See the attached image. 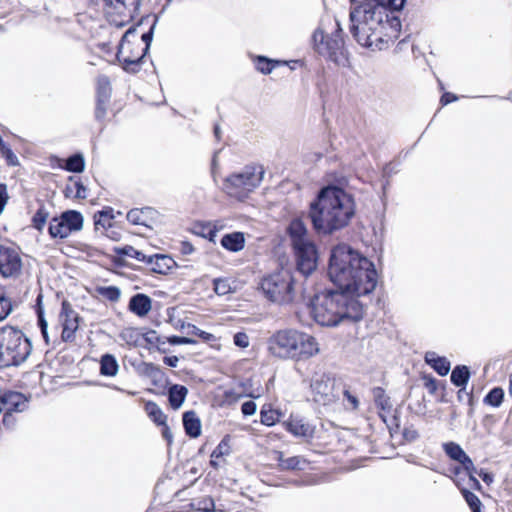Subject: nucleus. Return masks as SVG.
Listing matches in <instances>:
<instances>
[{"instance_id":"9","label":"nucleus","mask_w":512,"mask_h":512,"mask_svg":"<svg viewBox=\"0 0 512 512\" xmlns=\"http://www.w3.org/2000/svg\"><path fill=\"white\" fill-rule=\"evenodd\" d=\"M147 52L142 48L141 41H137V30L135 26L130 27L123 34L118 46L116 57L122 64L125 71L136 73Z\"/></svg>"},{"instance_id":"28","label":"nucleus","mask_w":512,"mask_h":512,"mask_svg":"<svg viewBox=\"0 0 512 512\" xmlns=\"http://www.w3.org/2000/svg\"><path fill=\"white\" fill-rule=\"evenodd\" d=\"M219 229L216 225H212L211 223L200 224L195 227V233L209 239V241L216 243L219 241L221 246L224 247V235L219 236Z\"/></svg>"},{"instance_id":"63","label":"nucleus","mask_w":512,"mask_h":512,"mask_svg":"<svg viewBox=\"0 0 512 512\" xmlns=\"http://www.w3.org/2000/svg\"><path fill=\"white\" fill-rule=\"evenodd\" d=\"M193 340L187 337L174 336L171 338L170 343L172 344H190Z\"/></svg>"},{"instance_id":"36","label":"nucleus","mask_w":512,"mask_h":512,"mask_svg":"<svg viewBox=\"0 0 512 512\" xmlns=\"http://www.w3.org/2000/svg\"><path fill=\"white\" fill-rule=\"evenodd\" d=\"M255 68L262 74H270L273 69L279 64L278 61L269 59L265 56H256L254 59Z\"/></svg>"},{"instance_id":"29","label":"nucleus","mask_w":512,"mask_h":512,"mask_svg":"<svg viewBox=\"0 0 512 512\" xmlns=\"http://www.w3.org/2000/svg\"><path fill=\"white\" fill-rule=\"evenodd\" d=\"M188 389L183 385H172L168 390V399L173 409H179L185 401Z\"/></svg>"},{"instance_id":"3","label":"nucleus","mask_w":512,"mask_h":512,"mask_svg":"<svg viewBox=\"0 0 512 512\" xmlns=\"http://www.w3.org/2000/svg\"><path fill=\"white\" fill-rule=\"evenodd\" d=\"M354 215L353 196L335 185L322 187L309 204L308 216L313 229L322 235L344 229Z\"/></svg>"},{"instance_id":"21","label":"nucleus","mask_w":512,"mask_h":512,"mask_svg":"<svg viewBox=\"0 0 512 512\" xmlns=\"http://www.w3.org/2000/svg\"><path fill=\"white\" fill-rule=\"evenodd\" d=\"M144 263L150 265L151 270L158 274H167L176 265L172 257L162 254L147 256Z\"/></svg>"},{"instance_id":"32","label":"nucleus","mask_w":512,"mask_h":512,"mask_svg":"<svg viewBox=\"0 0 512 512\" xmlns=\"http://www.w3.org/2000/svg\"><path fill=\"white\" fill-rule=\"evenodd\" d=\"M114 217L115 216L113 214V209L110 207H107L102 211L97 212L94 215L95 229L99 230L100 228L107 229L109 227H112Z\"/></svg>"},{"instance_id":"26","label":"nucleus","mask_w":512,"mask_h":512,"mask_svg":"<svg viewBox=\"0 0 512 512\" xmlns=\"http://www.w3.org/2000/svg\"><path fill=\"white\" fill-rule=\"evenodd\" d=\"M183 426L188 436L196 438L201 434V421L194 411L183 414Z\"/></svg>"},{"instance_id":"61","label":"nucleus","mask_w":512,"mask_h":512,"mask_svg":"<svg viewBox=\"0 0 512 512\" xmlns=\"http://www.w3.org/2000/svg\"><path fill=\"white\" fill-rule=\"evenodd\" d=\"M424 385L431 394L435 393L437 390V381L433 377L426 378Z\"/></svg>"},{"instance_id":"7","label":"nucleus","mask_w":512,"mask_h":512,"mask_svg":"<svg viewBox=\"0 0 512 512\" xmlns=\"http://www.w3.org/2000/svg\"><path fill=\"white\" fill-rule=\"evenodd\" d=\"M264 169L260 165H246L240 171L226 177V196L237 202H245L261 184Z\"/></svg>"},{"instance_id":"19","label":"nucleus","mask_w":512,"mask_h":512,"mask_svg":"<svg viewBox=\"0 0 512 512\" xmlns=\"http://www.w3.org/2000/svg\"><path fill=\"white\" fill-rule=\"evenodd\" d=\"M375 406L379 410V417L383 422H387V418L392 415L393 405L390 397L385 393L382 387H375L372 390Z\"/></svg>"},{"instance_id":"14","label":"nucleus","mask_w":512,"mask_h":512,"mask_svg":"<svg viewBox=\"0 0 512 512\" xmlns=\"http://www.w3.org/2000/svg\"><path fill=\"white\" fill-rule=\"evenodd\" d=\"M297 270L304 276L312 274L318 261V252L313 242H305L293 246Z\"/></svg>"},{"instance_id":"27","label":"nucleus","mask_w":512,"mask_h":512,"mask_svg":"<svg viewBox=\"0 0 512 512\" xmlns=\"http://www.w3.org/2000/svg\"><path fill=\"white\" fill-rule=\"evenodd\" d=\"M277 455L280 470H303L307 464L306 460L300 456L284 458L282 452H277Z\"/></svg>"},{"instance_id":"56","label":"nucleus","mask_w":512,"mask_h":512,"mask_svg":"<svg viewBox=\"0 0 512 512\" xmlns=\"http://www.w3.org/2000/svg\"><path fill=\"white\" fill-rule=\"evenodd\" d=\"M13 413L14 412L6 411L5 410V413L3 415V420H2L3 424L8 429H12L15 426V423H16V419H15Z\"/></svg>"},{"instance_id":"12","label":"nucleus","mask_w":512,"mask_h":512,"mask_svg":"<svg viewBox=\"0 0 512 512\" xmlns=\"http://www.w3.org/2000/svg\"><path fill=\"white\" fill-rule=\"evenodd\" d=\"M83 227V216L75 210L63 212L54 217L49 223L48 232L52 238H67L72 232L80 231Z\"/></svg>"},{"instance_id":"18","label":"nucleus","mask_w":512,"mask_h":512,"mask_svg":"<svg viewBox=\"0 0 512 512\" xmlns=\"http://www.w3.org/2000/svg\"><path fill=\"white\" fill-rule=\"evenodd\" d=\"M443 449L446 455L458 462L463 466L464 470H475V465L472 459L467 455V453L462 449V447L455 442H447L443 444Z\"/></svg>"},{"instance_id":"33","label":"nucleus","mask_w":512,"mask_h":512,"mask_svg":"<svg viewBox=\"0 0 512 512\" xmlns=\"http://www.w3.org/2000/svg\"><path fill=\"white\" fill-rule=\"evenodd\" d=\"M245 246V234L243 232L226 233V250L239 252Z\"/></svg>"},{"instance_id":"58","label":"nucleus","mask_w":512,"mask_h":512,"mask_svg":"<svg viewBox=\"0 0 512 512\" xmlns=\"http://www.w3.org/2000/svg\"><path fill=\"white\" fill-rule=\"evenodd\" d=\"M457 100H458V97L455 94L450 93V92L443 93V95L440 98V102L443 106L448 105Z\"/></svg>"},{"instance_id":"10","label":"nucleus","mask_w":512,"mask_h":512,"mask_svg":"<svg viewBox=\"0 0 512 512\" xmlns=\"http://www.w3.org/2000/svg\"><path fill=\"white\" fill-rule=\"evenodd\" d=\"M294 279L288 271H280L265 277L261 282V289L271 301L287 304L294 299Z\"/></svg>"},{"instance_id":"47","label":"nucleus","mask_w":512,"mask_h":512,"mask_svg":"<svg viewBox=\"0 0 512 512\" xmlns=\"http://www.w3.org/2000/svg\"><path fill=\"white\" fill-rule=\"evenodd\" d=\"M221 153V149H218L214 152L212 161H211V174L215 182L218 181V177L221 176V167L219 162V155Z\"/></svg>"},{"instance_id":"49","label":"nucleus","mask_w":512,"mask_h":512,"mask_svg":"<svg viewBox=\"0 0 512 512\" xmlns=\"http://www.w3.org/2000/svg\"><path fill=\"white\" fill-rule=\"evenodd\" d=\"M233 343L239 348H247L249 346V337L245 332H237L233 336Z\"/></svg>"},{"instance_id":"23","label":"nucleus","mask_w":512,"mask_h":512,"mask_svg":"<svg viewBox=\"0 0 512 512\" xmlns=\"http://www.w3.org/2000/svg\"><path fill=\"white\" fill-rule=\"evenodd\" d=\"M152 308L151 298L145 294H136L129 301V309L139 317L146 316Z\"/></svg>"},{"instance_id":"5","label":"nucleus","mask_w":512,"mask_h":512,"mask_svg":"<svg viewBox=\"0 0 512 512\" xmlns=\"http://www.w3.org/2000/svg\"><path fill=\"white\" fill-rule=\"evenodd\" d=\"M267 345L269 352L280 359L306 360L319 352L318 343L312 335L295 329L275 332Z\"/></svg>"},{"instance_id":"4","label":"nucleus","mask_w":512,"mask_h":512,"mask_svg":"<svg viewBox=\"0 0 512 512\" xmlns=\"http://www.w3.org/2000/svg\"><path fill=\"white\" fill-rule=\"evenodd\" d=\"M308 310L317 324L326 327H335L346 320L358 322L364 315V307L355 295L332 289L316 293Z\"/></svg>"},{"instance_id":"13","label":"nucleus","mask_w":512,"mask_h":512,"mask_svg":"<svg viewBox=\"0 0 512 512\" xmlns=\"http://www.w3.org/2000/svg\"><path fill=\"white\" fill-rule=\"evenodd\" d=\"M313 400L321 405H329L338 399L335 379L327 373H315L310 384Z\"/></svg>"},{"instance_id":"45","label":"nucleus","mask_w":512,"mask_h":512,"mask_svg":"<svg viewBox=\"0 0 512 512\" xmlns=\"http://www.w3.org/2000/svg\"><path fill=\"white\" fill-rule=\"evenodd\" d=\"M224 439L220 441L217 447L211 454L210 465L215 469H218L224 462V451H223Z\"/></svg>"},{"instance_id":"35","label":"nucleus","mask_w":512,"mask_h":512,"mask_svg":"<svg viewBox=\"0 0 512 512\" xmlns=\"http://www.w3.org/2000/svg\"><path fill=\"white\" fill-rule=\"evenodd\" d=\"M280 415L271 405H264L260 410V421L263 425L273 426L279 421Z\"/></svg>"},{"instance_id":"50","label":"nucleus","mask_w":512,"mask_h":512,"mask_svg":"<svg viewBox=\"0 0 512 512\" xmlns=\"http://www.w3.org/2000/svg\"><path fill=\"white\" fill-rule=\"evenodd\" d=\"M109 101L96 100L95 117L97 120H103L107 113Z\"/></svg>"},{"instance_id":"37","label":"nucleus","mask_w":512,"mask_h":512,"mask_svg":"<svg viewBox=\"0 0 512 512\" xmlns=\"http://www.w3.org/2000/svg\"><path fill=\"white\" fill-rule=\"evenodd\" d=\"M95 291L110 302H117L121 297V290L117 286H97Z\"/></svg>"},{"instance_id":"57","label":"nucleus","mask_w":512,"mask_h":512,"mask_svg":"<svg viewBox=\"0 0 512 512\" xmlns=\"http://www.w3.org/2000/svg\"><path fill=\"white\" fill-rule=\"evenodd\" d=\"M40 299H41V296L38 297V303L40 302ZM37 317H38V326L40 329L42 328H48V323L47 321L45 320V317H44V311L42 309V307L38 304V309H37Z\"/></svg>"},{"instance_id":"41","label":"nucleus","mask_w":512,"mask_h":512,"mask_svg":"<svg viewBox=\"0 0 512 512\" xmlns=\"http://www.w3.org/2000/svg\"><path fill=\"white\" fill-rule=\"evenodd\" d=\"M66 170L70 172L80 173L85 168L84 157L81 154H74L70 156L65 165Z\"/></svg>"},{"instance_id":"64","label":"nucleus","mask_w":512,"mask_h":512,"mask_svg":"<svg viewBox=\"0 0 512 512\" xmlns=\"http://www.w3.org/2000/svg\"><path fill=\"white\" fill-rule=\"evenodd\" d=\"M343 394L347 398V400L353 405L354 408L358 407V399L356 396L350 394L348 390H343Z\"/></svg>"},{"instance_id":"52","label":"nucleus","mask_w":512,"mask_h":512,"mask_svg":"<svg viewBox=\"0 0 512 512\" xmlns=\"http://www.w3.org/2000/svg\"><path fill=\"white\" fill-rule=\"evenodd\" d=\"M402 435L407 442H413L419 437L418 431L413 426L405 427Z\"/></svg>"},{"instance_id":"62","label":"nucleus","mask_w":512,"mask_h":512,"mask_svg":"<svg viewBox=\"0 0 512 512\" xmlns=\"http://www.w3.org/2000/svg\"><path fill=\"white\" fill-rule=\"evenodd\" d=\"M76 189L75 197L76 198H85L86 197V189L81 182H75L73 184Z\"/></svg>"},{"instance_id":"31","label":"nucleus","mask_w":512,"mask_h":512,"mask_svg":"<svg viewBox=\"0 0 512 512\" xmlns=\"http://www.w3.org/2000/svg\"><path fill=\"white\" fill-rule=\"evenodd\" d=\"M119 364L112 354H104L100 360V373L103 376L113 377L118 373Z\"/></svg>"},{"instance_id":"24","label":"nucleus","mask_w":512,"mask_h":512,"mask_svg":"<svg viewBox=\"0 0 512 512\" xmlns=\"http://www.w3.org/2000/svg\"><path fill=\"white\" fill-rule=\"evenodd\" d=\"M288 234L291 238L292 245L310 242L307 238V228L301 219H293L288 227Z\"/></svg>"},{"instance_id":"46","label":"nucleus","mask_w":512,"mask_h":512,"mask_svg":"<svg viewBox=\"0 0 512 512\" xmlns=\"http://www.w3.org/2000/svg\"><path fill=\"white\" fill-rule=\"evenodd\" d=\"M0 154L2 158L5 159L7 165L9 166H18L19 165V159L16 156V154L12 151L9 145H7L5 148L0 150Z\"/></svg>"},{"instance_id":"25","label":"nucleus","mask_w":512,"mask_h":512,"mask_svg":"<svg viewBox=\"0 0 512 512\" xmlns=\"http://www.w3.org/2000/svg\"><path fill=\"white\" fill-rule=\"evenodd\" d=\"M425 361L440 376H446L450 371V362L445 357L438 356L435 352H427Z\"/></svg>"},{"instance_id":"51","label":"nucleus","mask_w":512,"mask_h":512,"mask_svg":"<svg viewBox=\"0 0 512 512\" xmlns=\"http://www.w3.org/2000/svg\"><path fill=\"white\" fill-rule=\"evenodd\" d=\"M153 28H154V25L150 28V30L146 33H143L140 37V39L137 37V41H141L142 43V48L144 49V51H148L149 50V47H150V44H151V41H152V37H153Z\"/></svg>"},{"instance_id":"2","label":"nucleus","mask_w":512,"mask_h":512,"mask_svg":"<svg viewBox=\"0 0 512 512\" xmlns=\"http://www.w3.org/2000/svg\"><path fill=\"white\" fill-rule=\"evenodd\" d=\"M327 273L338 290L355 297L370 294L377 285L374 264L347 244H339L331 250Z\"/></svg>"},{"instance_id":"34","label":"nucleus","mask_w":512,"mask_h":512,"mask_svg":"<svg viewBox=\"0 0 512 512\" xmlns=\"http://www.w3.org/2000/svg\"><path fill=\"white\" fill-rule=\"evenodd\" d=\"M111 84L107 76L101 75L97 78L96 100L110 101Z\"/></svg>"},{"instance_id":"6","label":"nucleus","mask_w":512,"mask_h":512,"mask_svg":"<svg viewBox=\"0 0 512 512\" xmlns=\"http://www.w3.org/2000/svg\"><path fill=\"white\" fill-rule=\"evenodd\" d=\"M32 352L30 339L12 326L0 328V367L20 366Z\"/></svg>"},{"instance_id":"8","label":"nucleus","mask_w":512,"mask_h":512,"mask_svg":"<svg viewBox=\"0 0 512 512\" xmlns=\"http://www.w3.org/2000/svg\"><path fill=\"white\" fill-rule=\"evenodd\" d=\"M342 32L340 23L336 21V29L330 35L325 34L320 28L316 29L312 35V42L313 48L319 55L337 65L344 66L347 57Z\"/></svg>"},{"instance_id":"55","label":"nucleus","mask_w":512,"mask_h":512,"mask_svg":"<svg viewBox=\"0 0 512 512\" xmlns=\"http://www.w3.org/2000/svg\"><path fill=\"white\" fill-rule=\"evenodd\" d=\"M464 471L466 472V474L469 477V482H470L471 488L480 491L482 489V486H481L480 482L478 481V479L475 477L477 469L475 468V470H471V471L464 470Z\"/></svg>"},{"instance_id":"38","label":"nucleus","mask_w":512,"mask_h":512,"mask_svg":"<svg viewBox=\"0 0 512 512\" xmlns=\"http://www.w3.org/2000/svg\"><path fill=\"white\" fill-rule=\"evenodd\" d=\"M146 412L149 415V417L158 425H165L166 424V416L160 409V407L154 403V402H148L146 404Z\"/></svg>"},{"instance_id":"44","label":"nucleus","mask_w":512,"mask_h":512,"mask_svg":"<svg viewBox=\"0 0 512 512\" xmlns=\"http://www.w3.org/2000/svg\"><path fill=\"white\" fill-rule=\"evenodd\" d=\"M191 506L201 512H212L215 511V503L214 500L210 497H204L198 500H194L191 503Z\"/></svg>"},{"instance_id":"53","label":"nucleus","mask_w":512,"mask_h":512,"mask_svg":"<svg viewBox=\"0 0 512 512\" xmlns=\"http://www.w3.org/2000/svg\"><path fill=\"white\" fill-rule=\"evenodd\" d=\"M257 405L254 401L248 400L241 405V412L244 416H251L255 414Z\"/></svg>"},{"instance_id":"39","label":"nucleus","mask_w":512,"mask_h":512,"mask_svg":"<svg viewBox=\"0 0 512 512\" xmlns=\"http://www.w3.org/2000/svg\"><path fill=\"white\" fill-rule=\"evenodd\" d=\"M504 399V391L500 387H494L484 397V403L492 407H499Z\"/></svg>"},{"instance_id":"20","label":"nucleus","mask_w":512,"mask_h":512,"mask_svg":"<svg viewBox=\"0 0 512 512\" xmlns=\"http://www.w3.org/2000/svg\"><path fill=\"white\" fill-rule=\"evenodd\" d=\"M1 404L4 406L6 411L11 412H22L27 407L26 397L19 392H7L4 393L1 398Z\"/></svg>"},{"instance_id":"59","label":"nucleus","mask_w":512,"mask_h":512,"mask_svg":"<svg viewBox=\"0 0 512 512\" xmlns=\"http://www.w3.org/2000/svg\"><path fill=\"white\" fill-rule=\"evenodd\" d=\"M476 474L487 484V485H490L493 480H494V477L491 473L483 470V469H480V470H477Z\"/></svg>"},{"instance_id":"40","label":"nucleus","mask_w":512,"mask_h":512,"mask_svg":"<svg viewBox=\"0 0 512 512\" xmlns=\"http://www.w3.org/2000/svg\"><path fill=\"white\" fill-rule=\"evenodd\" d=\"M461 494L472 512H482V503L476 494L466 488L461 489Z\"/></svg>"},{"instance_id":"16","label":"nucleus","mask_w":512,"mask_h":512,"mask_svg":"<svg viewBox=\"0 0 512 512\" xmlns=\"http://www.w3.org/2000/svg\"><path fill=\"white\" fill-rule=\"evenodd\" d=\"M62 324V340L72 342L75 340V333L79 327V315L71 308V305L64 301L59 315Z\"/></svg>"},{"instance_id":"54","label":"nucleus","mask_w":512,"mask_h":512,"mask_svg":"<svg viewBox=\"0 0 512 512\" xmlns=\"http://www.w3.org/2000/svg\"><path fill=\"white\" fill-rule=\"evenodd\" d=\"M9 199L7 185L0 183V214L3 212L5 205Z\"/></svg>"},{"instance_id":"42","label":"nucleus","mask_w":512,"mask_h":512,"mask_svg":"<svg viewBox=\"0 0 512 512\" xmlns=\"http://www.w3.org/2000/svg\"><path fill=\"white\" fill-rule=\"evenodd\" d=\"M49 212L45 206H40L32 217V226L38 231H42L47 219L49 218Z\"/></svg>"},{"instance_id":"15","label":"nucleus","mask_w":512,"mask_h":512,"mask_svg":"<svg viewBox=\"0 0 512 512\" xmlns=\"http://www.w3.org/2000/svg\"><path fill=\"white\" fill-rule=\"evenodd\" d=\"M104 2L119 16V20L111 18V24L118 28L124 27L134 19L140 0H104Z\"/></svg>"},{"instance_id":"60","label":"nucleus","mask_w":512,"mask_h":512,"mask_svg":"<svg viewBox=\"0 0 512 512\" xmlns=\"http://www.w3.org/2000/svg\"><path fill=\"white\" fill-rule=\"evenodd\" d=\"M457 398L459 401H463L464 398H467L469 402L473 399V392H467L466 387H460L459 391L457 392Z\"/></svg>"},{"instance_id":"30","label":"nucleus","mask_w":512,"mask_h":512,"mask_svg":"<svg viewBox=\"0 0 512 512\" xmlns=\"http://www.w3.org/2000/svg\"><path fill=\"white\" fill-rule=\"evenodd\" d=\"M470 379V369L466 365H457L451 372L450 380L456 387H466Z\"/></svg>"},{"instance_id":"48","label":"nucleus","mask_w":512,"mask_h":512,"mask_svg":"<svg viewBox=\"0 0 512 512\" xmlns=\"http://www.w3.org/2000/svg\"><path fill=\"white\" fill-rule=\"evenodd\" d=\"M12 305L10 300L4 295L0 294V321L4 320L11 312Z\"/></svg>"},{"instance_id":"17","label":"nucleus","mask_w":512,"mask_h":512,"mask_svg":"<svg viewBox=\"0 0 512 512\" xmlns=\"http://www.w3.org/2000/svg\"><path fill=\"white\" fill-rule=\"evenodd\" d=\"M285 429L295 437L311 438L314 434V426L298 415H291L284 423Z\"/></svg>"},{"instance_id":"11","label":"nucleus","mask_w":512,"mask_h":512,"mask_svg":"<svg viewBox=\"0 0 512 512\" xmlns=\"http://www.w3.org/2000/svg\"><path fill=\"white\" fill-rule=\"evenodd\" d=\"M20 248L8 239H0V275L5 279H17L23 272Z\"/></svg>"},{"instance_id":"22","label":"nucleus","mask_w":512,"mask_h":512,"mask_svg":"<svg viewBox=\"0 0 512 512\" xmlns=\"http://www.w3.org/2000/svg\"><path fill=\"white\" fill-rule=\"evenodd\" d=\"M156 215V211L151 207L131 209L127 213V220L133 225H142L149 227V221Z\"/></svg>"},{"instance_id":"1","label":"nucleus","mask_w":512,"mask_h":512,"mask_svg":"<svg viewBox=\"0 0 512 512\" xmlns=\"http://www.w3.org/2000/svg\"><path fill=\"white\" fill-rule=\"evenodd\" d=\"M407 0H351L350 32L363 47L383 50L398 39L401 21L397 13Z\"/></svg>"},{"instance_id":"43","label":"nucleus","mask_w":512,"mask_h":512,"mask_svg":"<svg viewBox=\"0 0 512 512\" xmlns=\"http://www.w3.org/2000/svg\"><path fill=\"white\" fill-rule=\"evenodd\" d=\"M115 251L119 256L134 258L140 262L146 261L147 256L132 246L127 245L122 248H117Z\"/></svg>"}]
</instances>
